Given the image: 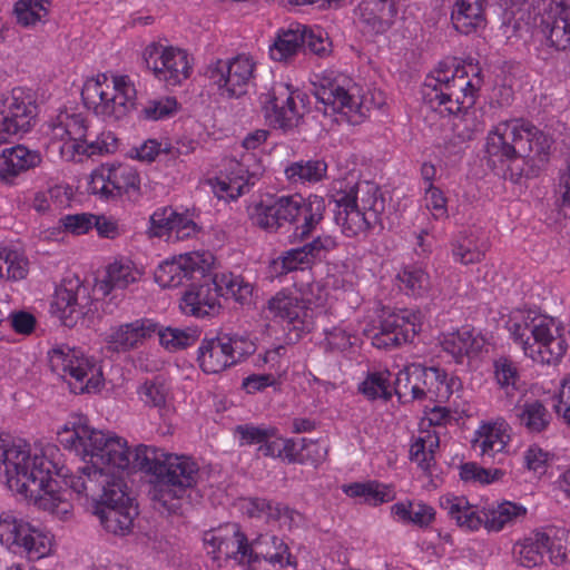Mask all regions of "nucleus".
<instances>
[{
	"mask_svg": "<svg viewBox=\"0 0 570 570\" xmlns=\"http://www.w3.org/2000/svg\"><path fill=\"white\" fill-rule=\"evenodd\" d=\"M441 77H430L424 82L421 94L425 105L436 104L438 106L452 101L453 90H446Z\"/></svg>",
	"mask_w": 570,
	"mask_h": 570,
	"instance_id": "nucleus-56",
	"label": "nucleus"
},
{
	"mask_svg": "<svg viewBox=\"0 0 570 570\" xmlns=\"http://www.w3.org/2000/svg\"><path fill=\"white\" fill-rule=\"evenodd\" d=\"M158 331V324L150 318H139L130 323L110 327L105 336L106 348L115 353H126L137 348L146 338Z\"/></svg>",
	"mask_w": 570,
	"mask_h": 570,
	"instance_id": "nucleus-21",
	"label": "nucleus"
},
{
	"mask_svg": "<svg viewBox=\"0 0 570 570\" xmlns=\"http://www.w3.org/2000/svg\"><path fill=\"white\" fill-rule=\"evenodd\" d=\"M512 411L519 425L531 434L547 431L552 421V413L540 400H519Z\"/></svg>",
	"mask_w": 570,
	"mask_h": 570,
	"instance_id": "nucleus-33",
	"label": "nucleus"
},
{
	"mask_svg": "<svg viewBox=\"0 0 570 570\" xmlns=\"http://www.w3.org/2000/svg\"><path fill=\"white\" fill-rule=\"evenodd\" d=\"M51 370L68 380L73 392L90 393L101 384L95 362L77 348L61 345L48 353Z\"/></svg>",
	"mask_w": 570,
	"mask_h": 570,
	"instance_id": "nucleus-9",
	"label": "nucleus"
},
{
	"mask_svg": "<svg viewBox=\"0 0 570 570\" xmlns=\"http://www.w3.org/2000/svg\"><path fill=\"white\" fill-rule=\"evenodd\" d=\"M325 199L318 195L304 197L303 204L297 210L294 227V236L298 239L308 238L323 220L325 213Z\"/></svg>",
	"mask_w": 570,
	"mask_h": 570,
	"instance_id": "nucleus-35",
	"label": "nucleus"
},
{
	"mask_svg": "<svg viewBox=\"0 0 570 570\" xmlns=\"http://www.w3.org/2000/svg\"><path fill=\"white\" fill-rule=\"evenodd\" d=\"M203 541L214 560L233 559L244 566L249 561V542L237 523H225L206 531Z\"/></svg>",
	"mask_w": 570,
	"mask_h": 570,
	"instance_id": "nucleus-16",
	"label": "nucleus"
},
{
	"mask_svg": "<svg viewBox=\"0 0 570 570\" xmlns=\"http://www.w3.org/2000/svg\"><path fill=\"white\" fill-rule=\"evenodd\" d=\"M509 441V424L504 420H497L479 426L472 446L483 462H501Z\"/></svg>",
	"mask_w": 570,
	"mask_h": 570,
	"instance_id": "nucleus-22",
	"label": "nucleus"
},
{
	"mask_svg": "<svg viewBox=\"0 0 570 570\" xmlns=\"http://www.w3.org/2000/svg\"><path fill=\"white\" fill-rule=\"evenodd\" d=\"M422 327L420 311L400 309L384 315L372 336L376 347L391 348L411 342Z\"/></svg>",
	"mask_w": 570,
	"mask_h": 570,
	"instance_id": "nucleus-18",
	"label": "nucleus"
},
{
	"mask_svg": "<svg viewBox=\"0 0 570 570\" xmlns=\"http://www.w3.org/2000/svg\"><path fill=\"white\" fill-rule=\"evenodd\" d=\"M176 209L170 206L157 208L149 218L153 236L171 238Z\"/></svg>",
	"mask_w": 570,
	"mask_h": 570,
	"instance_id": "nucleus-59",
	"label": "nucleus"
},
{
	"mask_svg": "<svg viewBox=\"0 0 570 570\" xmlns=\"http://www.w3.org/2000/svg\"><path fill=\"white\" fill-rule=\"evenodd\" d=\"M442 348L453 357L455 363L462 364L465 358L478 355L483 348L484 338L469 328H462L448 334L442 341Z\"/></svg>",
	"mask_w": 570,
	"mask_h": 570,
	"instance_id": "nucleus-34",
	"label": "nucleus"
},
{
	"mask_svg": "<svg viewBox=\"0 0 570 570\" xmlns=\"http://www.w3.org/2000/svg\"><path fill=\"white\" fill-rule=\"evenodd\" d=\"M295 91L291 85L276 82L272 89L265 95L262 104L271 105V107H296Z\"/></svg>",
	"mask_w": 570,
	"mask_h": 570,
	"instance_id": "nucleus-62",
	"label": "nucleus"
},
{
	"mask_svg": "<svg viewBox=\"0 0 570 570\" xmlns=\"http://www.w3.org/2000/svg\"><path fill=\"white\" fill-rule=\"evenodd\" d=\"M448 110L453 132L461 142L472 139L474 132L483 129V124L479 119L475 109Z\"/></svg>",
	"mask_w": 570,
	"mask_h": 570,
	"instance_id": "nucleus-47",
	"label": "nucleus"
},
{
	"mask_svg": "<svg viewBox=\"0 0 570 570\" xmlns=\"http://www.w3.org/2000/svg\"><path fill=\"white\" fill-rule=\"evenodd\" d=\"M557 14L542 20V32L549 46L557 50H570V0H553Z\"/></svg>",
	"mask_w": 570,
	"mask_h": 570,
	"instance_id": "nucleus-31",
	"label": "nucleus"
},
{
	"mask_svg": "<svg viewBox=\"0 0 570 570\" xmlns=\"http://www.w3.org/2000/svg\"><path fill=\"white\" fill-rule=\"evenodd\" d=\"M142 276V271L127 258L120 257L107 266L105 285L108 289L126 288L137 283Z\"/></svg>",
	"mask_w": 570,
	"mask_h": 570,
	"instance_id": "nucleus-41",
	"label": "nucleus"
},
{
	"mask_svg": "<svg viewBox=\"0 0 570 570\" xmlns=\"http://www.w3.org/2000/svg\"><path fill=\"white\" fill-rule=\"evenodd\" d=\"M360 94V88L348 78H324L318 85H315L314 96L317 101L325 106L338 107H362L365 99L360 102L355 101V97Z\"/></svg>",
	"mask_w": 570,
	"mask_h": 570,
	"instance_id": "nucleus-26",
	"label": "nucleus"
},
{
	"mask_svg": "<svg viewBox=\"0 0 570 570\" xmlns=\"http://www.w3.org/2000/svg\"><path fill=\"white\" fill-rule=\"evenodd\" d=\"M549 538L543 531H533L525 537L519 544L517 553L519 556V562L527 568H532L540 564L543 561L547 540Z\"/></svg>",
	"mask_w": 570,
	"mask_h": 570,
	"instance_id": "nucleus-44",
	"label": "nucleus"
},
{
	"mask_svg": "<svg viewBox=\"0 0 570 570\" xmlns=\"http://www.w3.org/2000/svg\"><path fill=\"white\" fill-rule=\"evenodd\" d=\"M358 9L364 28L374 35L386 32L397 14L396 0H367Z\"/></svg>",
	"mask_w": 570,
	"mask_h": 570,
	"instance_id": "nucleus-28",
	"label": "nucleus"
},
{
	"mask_svg": "<svg viewBox=\"0 0 570 570\" xmlns=\"http://www.w3.org/2000/svg\"><path fill=\"white\" fill-rule=\"evenodd\" d=\"M139 399L149 406L164 409L166 406L168 389L160 379L145 381L137 391Z\"/></svg>",
	"mask_w": 570,
	"mask_h": 570,
	"instance_id": "nucleus-55",
	"label": "nucleus"
},
{
	"mask_svg": "<svg viewBox=\"0 0 570 570\" xmlns=\"http://www.w3.org/2000/svg\"><path fill=\"white\" fill-rule=\"evenodd\" d=\"M107 76L98 75L88 79L81 89L83 107H134L137 102V90L128 76H116L112 87L107 85Z\"/></svg>",
	"mask_w": 570,
	"mask_h": 570,
	"instance_id": "nucleus-12",
	"label": "nucleus"
},
{
	"mask_svg": "<svg viewBox=\"0 0 570 570\" xmlns=\"http://www.w3.org/2000/svg\"><path fill=\"white\" fill-rule=\"evenodd\" d=\"M494 377L499 386L504 390L509 397V403L512 404L514 391H519V368L518 365L509 357L501 356L494 361Z\"/></svg>",
	"mask_w": 570,
	"mask_h": 570,
	"instance_id": "nucleus-49",
	"label": "nucleus"
},
{
	"mask_svg": "<svg viewBox=\"0 0 570 570\" xmlns=\"http://www.w3.org/2000/svg\"><path fill=\"white\" fill-rule=\"evenodd\" d=\"M330 47L331 42L323 30L296 23L278 33L269 47V56L275 61L285 62L298 52L324 57L330 52Z\"/></svg>",
	"mask_w": 570,
	"mask_h": 570,
	"instance_id": "nucleus-11",
	"label": "nucleus"
},
{
	"mask_svg": "<svg viewBox=\"0 0 570 570\" xmlns=\"http://www.w3.org/2000/svg\"><path fill=\"white\" fill-rule=\"evenodd\" d=\"M335 220L347 237H353L380 224L385 200L377 185L362 181L334 195Z\"/></svg>",
	"mask_w": 570,
	"mask_h": 570,
	"instance_id": "nucleus-7",
	"label": "nucleus"
},
{
	"mask_svg": "<svg viewBox=\"0 0 570 570\" xmlns=\"http://www.w3.org/2000/svg\"><path fill=\"white\" fill-rule=\"evenodd\" d=\"M75 436L87 439L94 462H108L122 471L140 470L150 474L151 500L163 512L177 513L188 490L197 487L200 470L191 458L166 453L164 450L139 444L130 450L127 441L110 431L80 428Z\"/></svg>",
	"mask_w": 570,
	"mask_h": 570,
	"instance_id": "nucleus-1",
	"label": "nucleus"
},
{
	"mask_svg": "<svg viewBox=\"0 0 570 570\" xmlns=\"http://www.w3.org/2000/svg\"><path fill=\"white\" fill-rule=\"evenodd\" d=\"M327 171V164L321 159L298 160L284 169L286 179L292 184H315L321 181Z\"/></svg>",
	"mask_w": 570,
	"mask_h": 570,
	"instance_id": "nucleus-42",
	"label": "nucleus"
},
{
	"mask_svg": "<svg viewBox=\"0 0 570 570\" xmlns=\"http://www.w3.org/2000/svg\"><path fill=\"white\" fill-rule=\"evenodd\" d=\"M304 197L301 194L274 196L254 207L252 220L266 230L275 232L285 224L295 222Z\"/></svg>",
	"mask_w": 570,
	"mask_h": 570,
	"instance_id": "nucleus-20",
	"label": "nucleus"
},
{
	"mask_svg": "<svg viewBox=\"0 0 570 570\" xmlns=\"http://www.w3.org/2000/svg\"><path fill=\"white\" fill-rule=\"evenodd\" d=\"M503 475L499 469H484L474 462L465 463L460 469V476L465 482H478L480 484H490Z\"/></svg>",
	"mask_w": 570,
	"mask_h": 570,
	"instance_id": "nucleus-58",
	"label": "nucleus"
},
{
	"mask_svg": "<svg viewBox=\"0 0 570 570\" xmlns=\"http://www.w3.org/2000/svg\"><path fill=\"white\" fill-rule=\"evenodd\" d=\"M324 347L326 352H344L350 348L355 340L354 331L350 325L341 323L332 328L324 330Z\"/></svg>",
	"mask_w": 570,
	"mask_h": 570,
	"instance_id": "nucleus-53",
	"label": "nucleus"
},
{
	"mask_svg": "<svg viewBox=\"0 0 570 570\" xmlns=\"http://www.w3.org/2000/svg\"><path fill=\"white\" fill-rule=\"evenodd\" d=\"M88 190L104 200L124 196L130 199L139 194L140 177L134 167L126 164L101 165L91 173Z\"/></svg>",
	"mask_w": 570,
	"mask_h": 570,
	"instance_id": "nucleus-10",
	"label": "nucleus"
},
{
	"mask_svg": "<svg viewBox=\"0 0 570 570\" xmlns=\"http://www.w3.org/2000/svg\"><path fill=\"white\" fill-rule=\"evenodd\" d=\"M240 510L249 518L269 521H283L292 527L299 519V513L277 502L263 498H245L240 501Z\"/></svg>",
	"mask_w": 570,
	"mask_h": 570,
	"instance_id": "nucleus-32",
	"label": "nucleus"
},
{
	"mask_svg": "<svg viewBox=\"0 0 570 570\" xmlns=\"http://www.w3.org/2000/svg\"><path fill=\"white\" fill-rule=\"evenodd\" d=\"M257 179V173H249L242 163L230 159L216 178L214 191L218 198L236 199L247 193Z\"/></svg>",
	"mask_w": 570,
	"mask_h": 570,
	"instance_id": "nucleus-25",
	"label": "nucleus"
},
{
	"mask_svg": "<svg viewBox=\"0 0 570 570\" xmlns=\"http://www.w3.org/2000/svg\"><path fill=\"white\" fill-rule=\"evenodd\" d=\"M452 256L456 263L463 265L482 261L488 249L487 240L479 228H465L452 239Z\"/></svg>",
	"mask_w": 570,
	"mask_h": 570,
	"instance_id": "nucleus-29",
	"label": "nucleus"
},
{
	"mask_svg": "<svg viewBox=\"0 0 570 570\" xmlns=\"http://www.w3.org/2000/svg\"><path fill=\"white\" fill-rule=\"evenodd\" d=\"M439 436L434 432L426 431L413 439L409 458L424 473H431L435 465V451L439 448Z\"/></svg>",
	"mask_w": 570,
	"mask_h": 570,
	"instance_id": "nucleus-40",
	"label": "nucleus"
},
{
	"mask_svg": "<svg viewBox=\"0 0 570 570\" xmlns=\"http://www.w3.org/2000/svg\"><path fill=\"white\" fill-rule=\"evenodd\" d=\"M57 451L53 445L31 449L24 441L0 433V471L8 488L39 509L65 519L72 507L52 478L53 473L61 474L52 459Z\"/></svg>",
	"mask_w": 570,
	"mask_h": 570,
	"instance_id": "nucleus-3",
	"label": "nucleus"
},
{
	"mask_svg": "<svg viewBox=\"0 0 570 570\" xmlns=\"http://www.w3.org/2000/svg\"><path fill=\"white\" fill-rule=\"evenodd\" d=\"M544 532L549 538L546 543V553L549 554L552 563L562 564L567 561L570 551L569 532L566 529H548Z\"/></svg>",
	"mask_w": 570,
	"mask_h": 570,
	"instance_id": "nucleus-51",
	"label": "nucleus"
},
{
	"mask_svg": "<svg viewBox=\"0 0 570 570\" xmlns=\"http://www.w3.org/2000/svg\"><path fill=\"white\" fill-rule=\"evenodd\" d=\"M553 455L537 444H531L523 452V466L534 474H544Z\"/></svg>",
	"mask_w": 570,
	"mask_h": 570,
	"instance_id": "nucleus-57",
	"label": "nucleus"
},
{
	"mask_svg": "<svg viewBox=\"0 0 570 570\" xmlns=\"http://www.w3.org/2000/svg\"><path fill=\"white\" fill-rule=\"evenodd\" d=\"M525 513L527 509L523 505L505 501L485 514V528L489 531L499 532L524 518Z\"/></svg>",
	"mask_w": 570,
	"mask_h": 570,
	"instance_id": "nucleus-45",
	"label": "nucleus"
},
{
	"mask_svg": "<svg viewBox=\"0 0 570 570\" xmlns=\"http://www.w3.org/2000/svg\"><path fill=\"white\" fill-rule=\"evenodd\" d=\"M0 543L10 551L36 561L51 553L53 537L17 512L6 510L0 512Z\"/></svg>",
	"mask_w": 570,
	"mask_h": 570,
	"instance_id": "nucleus-8",
	"label": "nucleus"
},
{
	"mask_svg": "<svg viewBox=\"0 0 570 570\" xmlns=\"http://www.w3.org/2000/svg\"><path fill=\"white\" fill-rule=\"evenodd\" d=\"M302 305L311 307L316 314V309L323 307L328 297L327 288L313 279L296 282L293 287Z\"/></svg>",
	"mask_w": 570,
	"mask_h": 570,
	"instance_id": "nucleus-50",
	"label": "nucleus"
},
{
	"mask_svg": "<svg viewBox=\"0 0 570 570\" xmlns=\"http://www.w3.org/2000/svg\"><path fill=\"white\" fill-rule=\"evenodd\" d=\"M85 292L86 289L78 279L63 282L56 288L50 305L51 314L59 318L65 326L72 327L86 313L80 302V294H82V299L87 298Z\"/></svg>",
	"mask_w": 570,
	"mask_h": 570,
	"instance_id": "nucleus-23",
	"label": "nucleus"
},
{
	"mask_svg": "<svg viewBox=\"0 0 570 570\" xmlns=\"http://www.w3.org/2000/svg\"><path fill=\"white\" fill-rule=\"evenodd\" d=\"M505 328L524 355L534 362L556 364L567 352L561 323L534 309H513L505 321Z\"/></svg>",
	"mask_w": 570,
	"mask_h": 570,
	"instance_id": "nucleus-5",
	"label": "nucleus"
},
{
	"mask_svg": "<svg viewBox=\"0 0 570 570\" xmlns=\"http://www.w3.org/2000/svg\"><path fill=\"white\" fill-rule=\"evenodd\" d=\"M159 337L160 344L168 351H178L194 345L199 338V331L193 327H165L160 328L156 333Z\"/></svg>",
	"mask_w": 570,
	"mask_h": 570,
	"instance_id": "nucleus-48",
	"label": "nucleus"
},
{
	"mask_svg": "<svg viewBox=\"0 0 570 570\" xmlns=\"http://www.w3.org/2000/svg\"><path fill=\"white\" fill-rule=\"evenodd\" d=\"M358 392L371 401L377 399L389 401L393 395L390 371L377 370L368 372L364 381L360 383Z\"/></svg>",
	"mask_w": 570,
	"mask_h": 570,
	"instance_id": "nucleus-46",
	"label": "nucleus"
},
{
	"mask_svg": "<svg viewBox=\"0 0 570 570\" xmlns=\"http://www.w3.org/2000/svg\"><path fill=\"white\" fill-rule=\"evenodd\" d=\"M46 13V8L39 0H19L14 4L17 20L22 26H30L41 19V12Z\"/></svg>",
	"mask_w": 570,
	"mask_h": 570,
	"instance_id": "nucleus-61",
	"label": "nucleus"
},
{
	"mask_svg": "<svg viewBox=\"0 0 570 570\" xmlns=\"http://www.w3.org/2000/svg\"><path fill=\"white\" fill-rule=\"evenodd\" d=\"M202 276L203 282L191 285L180 298L179 308L185 315L197 318L215 316L222 309L220 297H232L240 304L252 299L253 285L240 275L216 273Z\"/></svg>",
	"mask_w": 570,
	"mask_h": 570,
	"instance_id": "nucleus-6",
	"label": "nucleus"
},
{
	"mask_svg": "<svg viewBox=\"0 0 570 570\" xmlns=\"http://www.w3.org/2000/svg\"><path fill=\"white\" fill-rule=\"evenodd\" d=\"M312 262L302 247L292 248L272 262V269L276 275L287 274L296 269H303Z\"/></svg>",
	"mask_w": 570,
	"mask_h": 570,
	"instance_id": "nucleus-54",
	"label": "nucleus"
},
{
	"mask_svg": "<svg viewBox=\"0 0 570 570\" xmlns=\"http://www.w3.org/2000/svg\"><path fill=\"white\" fill-rule=\"evenodd\" d=\"M142 58L146 67L168 85L176 86L189 77L191 67L188 55L181 49L151 43L145 49Z\"/></svg>",
	"mask_w": 570,
	"mask_h": 570,
	"instance_id": "nucleus-17",
	"label": "nucleus"
},
{
	"mask_svg": "<svg viewBox=\"0 0 570 570\" xmlns=\"http://www.w3.org/2000/svg\"><path fill=\"white\" fill-rule=\"evenodd\" d=\"M485 0H458L452 9L451 20L454 29L463 35H470L484 26Z\"/></svg>",
	"mask_w": 570,
	"mask_h": 570,
	"instance_id": "nucleus-37",
	"label": "nucleus"
},
{
	"mask_svg": "<svg viewBox=\"0 0 570 570\" xmlns=\"http://www.w3.org/2000/svg\"><path fill=\"white\" fill-rule=\"evenodd\" d=\"M413 382H415V380L413 379L411 364L397 373L394 384L392 385L393 394L397 396L401 403L406 404L417 401V399H412Z\"/></svg>",
	"mask_w": 570,
	"mask_h": 570,
	"instance_id": "nucleus-64",
	"label": "nucleus"
},
{
	"mask_svg": "<svg viewBox=\"0 0 570 570\" xmlns=\"http://www.w3.org/2000/svg\"><path fill=\"white\" fill-rule=\"evenodd\" d=\"M266 312L271 318L298 332H311L314 326L315 313L301 304L293 288H283L273 295L267 301Z\"/></svg>",
	"mask_w": 570,
	"mask_h": 570,
	"instance_id": "nucleus-19",
	"label": "nucleus"
},
{
	"mask_svg": "<svg viewBox=\"0 0 570 570\" xmlns=\"http://www.w3.org/2000/svg\"><path fill=\"white\" fill-rule=\"evenodd\" d=\"M452 67L451 75L441 77V81L446 90L454 91L456 104L464 105L466 102L465 98L470 96L471 100L468 102L466 107H472L475 102L473 100V94L478 90V86L466 79L468 71L465 70V67L458 63L455 59L452 60Z\"/></svg>",
	"mask_w": 570,
	"mask_h": 570,
	"instance_id": "nucleus-43",
	"label": "nucleus"
},
{
	"mask_svg": "<svg viewBox=\"0 0 570 570\" xmlns=\"http://www.w3.org/2000/svg\"><path fill=\"white\" fill-rule=\"evenodd\" d=\"M52 135L58 139L69 138L76 144H86L87 118L83 112H75L73 109H60L56 118L50 122Z\"/></svg>",
	"mask_w": 570,
	"mask_h": 570,
	"instance_id": "nucleus-38",
	"label": "nucleus"
},
{
	"mask_svg": "<svg viewBox=\"0 0 570 570\" xmlns=\"http://www.w3.org/2000/svg\"><path fill=\"white\" fill-rule=\"evenodd\" d=\"M11 110L0 112V146L6 144L10 136L26 132L29 129L31 110L22 109V114H12Z\"/></svg>",
	"mask_w": 570,
	"mask_h": 570,
	"instance_id": "nucleus-52",
	"label": "nucleus"
},
{
	"mask_svg": "<svg viewBox=\"0 0 570 570\" xmlns=\"http://www.w3.org/2000/svg\"><path fill=\"white\" fill-rule=\"evenodd\" d=\"M440 507L461 528L478 530L482 524L479 508L463 495L444 494L440 498Z\"/></svg>",
	"mask_w": 570,
	"mask_h": 570,
	"instance_id": "nucleus-36",
	"label": "nucleus"
},
{
	"mask_svg": "<svg viewBox=\"0 0 570 570\" xmlns=\"http://www.w3.org/2000/svg\"><path fill=\"white\" fill-rule=\"evenodd\" d=\"M413 379L412 399L417 401L446 402L452 394L462 389V382L458 376L448 375L439 367H425L421 364H412Z\"/></svg>",
	"mask_w": 570,
	"mask_h": 570,
	"instance_id": "nucleus-15",
	"label": "nucleus"
},
{
	"mask_svg": "<svg viewBox=\"0 0 570 570\" xmlns=\"http://www.w3.org/2000/svg\"><path fill=\"white\" fill-rule=\"evenodd\" d=\"M249 549L248 567H254L262 561L267 562L274 569H282L294 564L288 546L277 535L269 533L259 534L249 542Z\"/></svg>",
	"mask_w": 570,
	"mask_h": 570,
	"instance_id": "nucleus-24",
	"label": "nucleus"
},
{
	"mask_svg": "<svg viewBox=\"0 0 570 570\" xmlns=\"http://www.w3.org/2000/svg\"><path fill=\"white\" fill-rule=\"evenodd\" d=\"M400 288L409 296L421 298L430 294L432 282L429 273L420 265H406L396 276Z\"/></svg>",
	"mask_w": 570,
	"mask_h": 570,
	"instance_id": "nucleus-39",
	"label": "nucleus"
},
{
	"mask_svg": "<svg viewBox=\"0 0 570 570\" xmlns=\"http://www.w3.org/2000/svg\"><path fill=\"white\" fill-rule=\"evenodd\" d=\"M552 138L523 119L499 124L487 139V153L507 161L505 176L513 183L534 177L548 164Z\"/></svg>",
	"mask_w": 570,
	"mask_h": 570,
	"instance_id": "nucleus-4",
	"label": "nucleus"
},
{
	"mask_svg": "<svg viewBox=\"0 0 570 570\" xmlns=\"http://www.w3.org/2000/svg\"><path fill=\"white\" fill-rule=\"evenodd\" d=\"M214 262L215 257L208 250L186 253L163 262L155 272V281L164 288L178 287L196 274L205 275Z\"/></svg>",
	"mask_w": 570,
	"mask_h": 570,
	"instance_id": "nucleus-14",
	"label": "nucleus"
},
{
	"mask_svg": "<svg viewBox=\"0 0 570 570\" xmlns=\"http://www.w3.org/2000/svg\"><path fill=\"white\" fill-rule=\"evenodd\" d=\"M80 428L91 426L87 417L76 415L57 432L60 444L73 450L85 463L76 473L63 474L66 484L78 495L92 501L94 513L108 532L125 535L137 515L122 478L125 471L108 462H94L88 440L73 435Z\"/></svg>",
	"mask_w": 570,
	"mask_h": 570,
	"instance_id": "nucleus-2",
	"label": "nucleus"
},
{
	"mask_svg": "<svg viewBox=\"0 0 570 570\" xmlns=\"http://www.w3.org/2000/svg\"><path fill=\"white\" fill-rule=\"evenodd\" d=\"M302 118L297 109H266L265 119L275 129L287 131L296 127Z\"/></svg>",
	"mask_w": 570,
	"mask_h": 570,
	"instance_id": "nucleus-60",
	"label": "nucleus"
},
{
	"mask_svg": "<svg viewBox=\"0 0 570 570\" xmlns=\"http://www.w3.org/2000/svg\"><path fill=\"white\" fill-rule=\"evenodd\" d=\"M254 62L245 55H238L228 61L217 60L208 67V78L218 86L220 96L226 98L244 97L254 72Z\"/></svg>",
	"mask_w": 570,
	"mask_h": 570,
	"instance_id": "nucleus-13",
	"label": "nucleus"
},
{
	"mask_svg": "<svg viewBox=\"0 0 570 570\" xmlns=\"http://www.w3.org/2000/svg\"><path fill=\"white\" fill-rule=\"evenodd\" d=\"M41 160L38 151L23 145L4 148L0 154V179L12 183L21 173L39 166Z\"/></svg>",
	"mask_w": 570,
	"mask_h": 570,
	"instance_id": "nucleus-27",
	"label": "nucleus"
},
{
	"mask_svg": "<svg viewBox=\"0 0 570 570\" xmlns=\"http://www.w3.org/2000/svg\"><path fill=\"white\" fill-rule=\"evenodd\" d=\"M236 433L240 438V445H261L268 436H275V428L256 426L253 424L238 425Z\"/></svg>",
	"mask_w": 570,
	"mask_h": 570,
	"instance_id": "nucleus-63",
	"label": "nucleus"
},
{
	"mask_svg": "<svg viewBox=\"0 0 570 570\" xmlns=\"http://www.w3.org/2000/svg\"><path fill=\"white\" fill-rule=\"evenodd\" d=\"M227 334L203 340L198 348V363L208 374H217L234 365V358L228 353Z\"/></svg>",
	"mask_w": 570,
	"mask_h": 570,
	"instance_id": "nucleus-30",
	"label": "nucleus"
}]
</instances>
